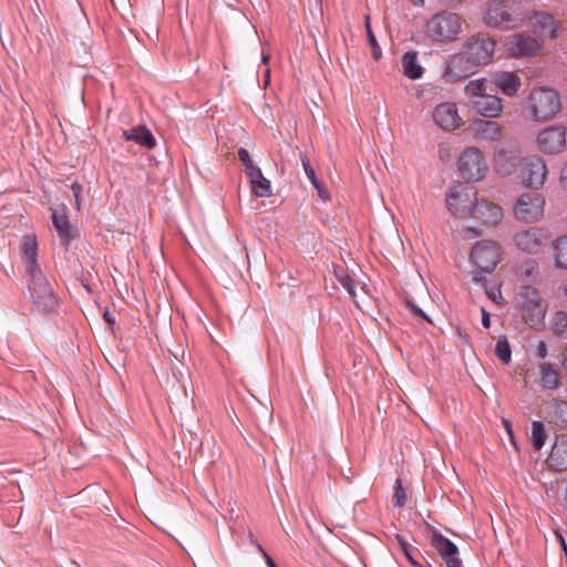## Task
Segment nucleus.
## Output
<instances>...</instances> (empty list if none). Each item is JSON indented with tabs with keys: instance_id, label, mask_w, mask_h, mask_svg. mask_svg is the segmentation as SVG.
I'll return each instance as SVG.
<instances>
[{
	"instance_id": "obj_1",
	"label": "nucleus",
	"mask_w": 567,
	"mask_h": 567,
	"mask_svg": "<svg viewBox=\"0 0 567 567\" xmlns=\"http://www.w3.org/2000/svg\"><path fill=\"white\" fill-rule=\"evenodd\" d=\"M496 41L486 33L472 35L463 50L453 54L444 66L443 78L454 83L474 74L481 66L489 64L494 58Z\"/></svg>"
},
{
	"instance_id": "obj_2",
	"label": "nucleus",
	"mask_w": 567,
	"mask_h": 567,
	"mask_svg": "<svg viewBox=\"0 0 567 567\" xmlns=\"http://www.w3.org/2000/svg\"><path fill=\"white\" fill-rule=\"evenodd\" d=\"M462 31L460 17L450 11L434 14L426 23V34L433 41L449 43L455 41Z\"/></svg>"
},
{
	"instance_id": "obj_3",
	"label": "nucleus",
	"mask_w": 567,
	"mask_h": 567,
	"mask_svg": "<svg viewBox=\"0 0 567 567\" xmlns=\"http://www.w3.org/2000/svg\"><path fill=\"white\" fill-rule=\"evenodd\" d=\"M471 261L475 266V281H482L484 274L492 272L501 261V247L492 240H481L471 251Z\"/></svg>"
},
{
	"instance_id": "obj_4",
	"label": "nucleus",
	"mask_w": 567,
	"mask_h": 567,
	"mask_svg": "<svg viewBox=\"0 0 567 567\" xmlns=\"http://www.w3.org/2000/svg\"><path fill=\"white\" fill-rule=\"evenodd\" d=\"M516 303L529 327L537 328L544 324L546 306L536 288L523 286L516 296Z\"/></svg>"
},
{
	"instance_id": "obj_5",
	"label": "nucleus",
	"mask_w": 567,
	"mask_h": 567,
	"mask_svg": "<svg viewBox=\"0 0 567 567\" xmlns=\"http://www.w3.org/2000/svg\"><path fill=\"white\" fill-rule=\"evenodd\" d=\"M29 296L40 312H51L58 306V298L55 296L53 286L43 275L42 270L29 275Z\"/></svg>"
},
{
	"instance_id": "obj_6",
	"label": "nucleus",
	"mask_w": 567,
	"mask_h": 567,
	"mask_svg": "<svg viewBox=\"0 0 567 567\" xmlns=\"http://www.w3.org/2000/svg\"><path fill=\"white\" fill-rule=\"evenodd\" d=\"M561 103L558 93L551 89L539 87L529 95L532 117L536 121L551 118L560 110Z\"/></svg>"
},
{
	"instance_id": "obj_7",
	"label": "nucleus",
	"mask_w": 567,
	"mask_h": 567,
	"mask_svg": "<svg viewBox=\"0 0 567 567\" xmlns=\"http://www.w3.org/2000/svg\"><path fill=\"white\" fill-rule=\"evenodd\" d=\"M545 197L539 193L522 194L514 205L515 217L524 223H535L544 215Z\"/></svg>"
},
{
	"instance_id": "obj_8",
	"label": "nucleus",
	"mask_w": 567,
	"mask_h": 567,
	"mask_svg": "<svg viewBox=\"0 0 567 567\" xmlns=\"http://www.w3.org/2000/svg\"><path fill=\"white\" fill-rule=\"evenodd\" d=\"M519 177L523 184L530 188L544 185L548 168L546 162L536 155L524 157L518 165Z\"/></svg>"
},
{
	"instance_id": "obj_9",
	"label": "nucleus",
	"mask_w": 567,
	"mask_h": 567,
	"mask_svg": "<svg viewBox=\"0 0 567 567\" xmlns=\"http://www.w3.org/2000/svg\"><path fill=\"white\" fill-rule=\"evenodd\" d=\"M458 171L467 181H480L485 176L487 164L476 147L465 148L458 158Z\"/></svg>"
},
{
	"instance_id": "obj_10",
	"label": "nucleus",
	"mask_w": 567,
	"mask_h": 567,
	"mask_svg": "<svg viewBox=\"0 0 567 567\" xmlns=\"http://www.w3.org/2000/svg\"><path fill=\"white\" fill-rule=\"evenodd\" d=\"M476 193L466 184H457L450 188L446 196V206L451 214L455 217H465L472 215V202Z\"/></svg>"
},
{
	"instance_id": "obj_11",
	"label": "nucleus",
	"mask_w": 567,
	"mask_h": 567,
	"mask_svg": "<svg viewBox=\"0 0 567 567\" xmlns=\"http://www.w3.org/2000/svg\"><path fill=\"white\" fill-rule=\"evenodd\" d=\"M526 17L523 13L514 11L513 14L503 10L499 4H494L488 1L487 9L484 14V22L489 28L502 30H509L519 27Z\"/></svg>"
},
{
	"instance_id": "obj_12",
	"label": "nucleus",
	"mask_w": 567,
	"mask_h": 567,
	"mask_svg": "<svg viewBox=\"0 0 567 567\" xmlns=\"http://www.w3.org/2000/svg\"><path fill=\"white\" fill-rule=\"evenodd\" d=\"M567 128L564 125H553L537 135V146L546 154H558L566 147Z\"/></svg>"
},
{
	"instance_id": "obj_13",
	"label": "nucleus",
	"mask_w": 567,
	"mask_h": 567,
	"mask_svg": "<svg viewBox=\"0 0 567 567\" xmlns=\"http://www.w3.org/2000/svg\"><path fill=\"white\" fill-rule=\"evenodd\" d=\"M549 235L546 229L530 227L515 234L514 241L518 249L528 254H537L544 247Z\"/></svg>"
},
{
	"instance_id": "obj_14",
	"label": "nucleus",
	"mask_w": 567,
	"mask_h": 567,
	"mask_svg": "<svg viewBox=\"0 0 567 567\" xmlns=\"http://www.w3.org/2000/svg\"><path fill=\"white\" fill-rule=\"evenodd\" d=\"M538 41L522 33L512 34L507 41V51L512 56H529L539 50Z\"/></svg>"
},
{
	"instance_id": "obj_15",
	"label": "nucleus",
	"mask_w": 567,
	"mask_h": 567,
	"mask_svg": "<svg viewBox=\"0 0 567 567\" xmlns=\"http://www.w3.org/2000/svg\"><path fill=\"white\" fill-rule=\"evenodd\" d=\"M471 217L481 220L485 225L495 226L503 218L502 208L486 199L475 200L474 206L472 207Z\"/></svg>"
},
{
	"instance_id": "obj_16",
	"label": "nucleus",
	"mask_w": 567,
	"mask_h": 567,
	"mask_svg": "<svg viewBox=\"0 0 567 567\" xmlns=\"http://www.w3.org/2000/svg\"><path fill=\"white\" fill-rule=\"evenodd\" d=\"M433 120L436 125L445 131L454 130L460 124V116L454 103L439 104L433 112Z\"/></svg>"
},
{
	"instance_id": "obj_17",
	"label": "nucleus",
	"mask_w": 567,
	"mask_h": 567,
	"mask_svg": "<svg viewBox=\"0 0 567 567\" xmlns=\"http://www.w3.org/2000/svg\"><path fill=\"white\" fill-rule=\"evenodd\" d=\"M38 241L35 236L25 235L21 240V254L28 275L41 271L38 264Z\"/></svg>"
},
{
	"instance_id": "obj_18",
	"label": "nucleus",
	"mask_w": 567,
	"mask_h": 567,
	"mask_svg": "<svg viewBox=\"0 0 567 567\" xmlns=\"http://www.w3.org/2000/svg\"><path fill=\"white\" fill-rule=\"evenodd\" d=\"M491 83L508 96L515 95L520 87V79L513 72L498 71L492 74Z\"/></svg>"
},
{
	"instance_id": "obj_19",
	"label": "nucleus",
	"mask_w": 567,
	"mask_h": 567,
	"mask_svg": "<svg viewBox=\"0 0 567 567\" xmlns=\"http://www.w3.org/2000/svg\"><path fill=\"white\" fill-rule=\"evenodd\" d=\"M549 465L556 471L567 470V435H559L548 456Z\"/></svg>"
},
{
	"instance_id": "obj_20",
	"label": "nucleus",
	"mask_w": 567,
	"mask_h": 567,
	"mask_svg": "<svg viewBox=\"0 0 567 567\" xmlns=\"http://www.w3.org/2000/svg\"><path fill=\"white\" fill-rule=\"evenodd\" d=\"M125 141H133L137 145L153 150L156 146V140L153 133L144 125H137L123 132Z\"/></svg>"
},
{
	"instance_id": "obj_21",
	"label": "nucleus",
	"mask_w": 567,
	"mask_h": 567,
	"mask_svg": "<svg viewBox=\"0 0 567 567\" xmlns=\"http://www.w3.org/2000/svg\"><path fill=\"white\" fill-rule=\"evenodd\" d=\"M474 109L485 117H496L503 111V101L495 95L486 94L474 102Z\"/></svg>"
},
{
	"instance_id": "obj_22",
	"label": "nucleus",
	"mask_w": 567,
	"mask_h": 567,
	"mask_svg": "<svg viewBox=\"0 0 567 567\" xmlns=\"http://www.w3.org/2000/svg\"><path fill=\"white\" fill-rule=\"evenodd\" d=\"M539 383L544 389H557L561 383L559 368L555 363H542L539 365Z\"/></svg>"
},
{
	"instance_id": "obj_23",
	"label": "nucleus",
	"mask_w": 567,
	"mask_h": 567,
	"mask_svg": "<svg viewBox=\"0 0 567 567\" xmlns=\"http://www.w3.org/2000/svg\"><path fill=\"white\" fill-rule=\"evenodd\" d=\"M52 224L56 229L61 241L64 245L69 244L72 238V231L65 207L61 210H52Z\"/></svg>"
},
{
	"instance_id": "obj_24",
	"label": "nucleus",
	"mask_w": 567,
	"mask_h": 567,
	"mask_svg": "<svg viewBox=\"0 0 567 567\" xmlns=\"http://www.w3.org/2000/svg\"><path fill=\"white\" fill-rule=\"evenodd\" d=\"M431 544L443 559H447L458 554L457 546L437 530L433 532Z\"/></svg>"
},
{
	"instance_id": "obj_25",
	"label": "nucleus",
	"mask_w": 567,
	"mask_h": 567,
	"mask_svg": "<svg viewBox=\"0 0 567 567\" xmlns=\"http://www.w3.org/2000/svg\"><path fill=\"white\" fill-rule=\"evenodd\" d=\"M251 184V192L258 197L271 196L270 181L267 179L260 168H257L247 176Z\"/></svg>"
},
{
	"instance_id": "obj_26",
	"label": "nucleus",
	"mask_w": 567,
	"mask_h": 567,
	"mask_svg": "<svg viewBox=\"0 0 567 567\" xmlns=\"http://www.w3.org/2000/svg\"><path fill=\"white\" fill-rule=\"evenodd\" d=\"M532 24L543 37H548L550 39L556 38V30L554 28V20L551 16L543 12H536L532 18Z\"/></svg>"
},
{
	"instance_id": "obj_27",
	"label": "nucleus",
	"mask_w": 567,
	"mask_h": 567,
	"mask_svg": "<svg viewBox=\"0 0 567 567\" xmlns=\"http://www.w3.org/2000/svg\"><path fill=\"white\" fill-rule=\"evenodd\" d=\"M402 65L404 75L411 80H417L422 78L423 69L419 64L417 53L415 51H408L402 56Z\"/></svg>"
},
{
	"instance_id": "obj_28",
	"label": "nucleus",
	"mask_w": 567,
	"mask_h": 567,
	"mask_svg": "<svg viewBox=\"0 0 567 567\" xmlns=\"http://www.w3.org/2000/svg\"><path fill=\"white\" fill-rule=\"evenodd\" d=\"M548 416L555 425L567 429V402L553 401L548 408Z\"/></svg>"
},
{
	"instance_id": "obj_29",
	"label": "nucleus",
	"mask_w": 567,
	"mask_h": 567,
	"mask_svg": "<svg viewBox=\"0 0 567 567\" xmlns=\"http://www.w3.org/2000/svg\"><path fill=\"white\" fill-rule=\"evenodd\" d=\"M475 132L481 138L496 140L501 134V128L494 121L482 120L475 123Z\"/></svg>"
},
{
	"instance_id": "obj_30",
	"label": "nucleus",
	"mask_w": 567,
	"mask_h": 567,
	"mask_svg": "<svg viewBox=\"0 0 567 567\" xmlns=\"http://www.w3.org/2000/svg\"><path fill=\"white\" fill-rule=\"evenodd\" d=\"M551 248L556 266L567 268V235L556 238Z\"/></svg>"
},
{
	"instance_id": "obj_31",
	"label": "nucleus",
	"mask_w": 567,
	"mask_h": 567,
	"mask_svg": "<svg viewBox=\"0 0 567 567\" xmlns=\"http://www.w3.org/2000/svg\"><path fill=\"white\" fill-rule=\"evenodd\" d=\"M547 433L543 422L534 421L532 423V443L536 451H540L545 445Z\"/></svg>"
},
{
	"instance_id": "obj_32",
	"label": "nucleus",
	"mask_w": 567,
	"mask_h": 567,
	"mask_svg": "<svg viewBox=\"0 0 567 567\" xmlns=\"http://www.w3.org/2000/svg\"><path fill=\"white\" fill-rule=\"evenodd\" d=\"M465 93L468 96L478 97L482 99V96L486 95L487 91V80L485 78L476 79L473 81H470L465 85Z\"/></svg>"
},
{
	"instance_id": "obj_33",
	"label": "nucleus",
	"mask_w": 567,
	"mask_h": 567,
	"mask_svg": "<svg viewBox=\"0 0 567 567\" xmlns=\"http://www.w3.org/2000/svg\"><path fill=\"white\" fill-rule=\"evenodd\" d=\"M495 354L505 364L512 360V349L506 336H499L495 347Z\"/></svg>"
},
{
	"instance_id": "obj_34",
	"label": "nucleus",
	"mask_w": 567,
	"mask_h": 567,
	"mask_svg": "<svg viewBox=\"0 0 567 567\" xmlns=\"http://www.w3.org/2000/svg\"><path fill=\"white\" fill-rule=\"evenodd\" d=\"M551 330L556 334L567 333V313L557 311L550 320Z\"/></svg>"
},
{
	"instance_id": "obj_35",
	"label": "nucleus",
	"mask_w": 567,
	"mask_h": 567,
	"mask_svg": "<svg viewBox=\"0 0 567 567\" xmlns=\"http://www.w3.org/2000/svg\"><path fill=\"white\" fill-rule=\"evenodd\" d=\"M339 284L348 291L349 296L354 299L357 296L354 281L351 276L343 269L336 271Z\"/></svg>"
},
{
	"instance_id": "obj_36",
	"label": "nucleus",
	"mask_w": 567,
	"mask_h": 567,
	"mask_svg": "<svg viewBox=\"0 0 567 567\" xmlns=\"http://www.w3.org/2000/svg\"><path fill=\"white\" fill-rule=\"evenodd\" d=\"M365 28H367L368 41H369V44L372 50V55H373L374 60H380L382 56V50H381L380 45L378 44L377 38L371 29L369 17H365Z\"/></svg>"
},
{
	"instance_id": "obj_37",
	"label": "nucleus",
	"mask_w": 567,
	"mask_h": 567,
	"mask_svg": "<svg viewBox=\"0 0 567 567\" xmlns=\"http://www.w3.org/2000/svg\"><path fill=\"white\" fill-rule=\"evenodd\" d=\"M395 539L398 540L400 547L402 548L410 564L413 565L414 567H422V565L414 558L412 554V547L410 546L405 537L401 534H395Z\"/></svg>"
},
{
	"instance_id": "obj_38",
	"label": "nucleus",
	"mask_w": 567,
	"mask_h": 567,
	"mask_svg": "<svg viewBox=\"0 0 567 567\" xmlns=\"http://www.w3.org/2000/svg\"><path fill=\"white\" fill-rule=\"evenodd\" d=\"M392 503L394 507H402L406 503L405 491L400 478L395 481Z\"/></svg>"
},
{
	"instance_id": "obj_39",
	"label": "nucleus",
	"mask_w": 567,
	"mask_h": 567,
	"mask_svg": "<svg viewBox=\"0 0 567 567\" xmlns=\"http://www.w3.org/2000/svg\"><path fill=\"white\" fill-rule=\"evenodd\" d=\"M300 159H301L303 171H305L307 177L309 178V181L311 182V184L313 185V187H319V181L316 176V172H315L313 167L311 166V163H310L308 156L306 154L301 153Z\"/></svg>"
},
{
	"instance_id": "obj_40",
	"label": "nucleus",
	"mask_w": 567,
	"mask_h": 567,
	"mask_svg": "<svg viewBox=\"0 0 567 567\" xmlns=\"http://www.w3.org/2000/svg\"><path fill=\"white\" fill-rule=\"evenodd\" d=\"M238 157L245 166V173L247 176L249 175V173H252L254 171L259 168L257 165L254 164L250 154L246 148H238Z\"/></svg>"
},
{
	"instance_id": "obj_41",
	"label": "nucleus",
	"mask_w": 567,
	"mask_h": 567,
	"mask_svg": "<svg viewBox=\"0 0 567 567\" xmlns=\"http://www.w3.org/2000/svg\"><path fill=\"white\" fill-rule=\"evenodd\" d=\"M406 307L417 317H421L422 319L426 320L427 322L432 323L429 316L420 308L417 307L413 301L406 300L405 301Z\"/></svg>"
},
{
	"instance_id": "obj_42",
	"label": "nucleus",
	"mask_w": 567,
	"mask_h": 567,
	"mask_svg": "<svg viewBox=\"0 0 567 567\" xmlns=\"http://www.w3.org/2000/svg\"><path fill=\"white\" fill-rule=\"evenodd\" d=\"M82 185L78 182H73L71 184V190L73 193V196H74V199H75V206H76V209H80L81 207V193H82Z\"/></svg>"
},
{
	"instance_id": "obj_43",
	"label": "nucleus",
	"mask_w": 567,
	"mask_h": 567,
	"mask_svg": "<svg viewBox=\"0 0 567 567\" xmlns=\"http://www.w3.org/2000/svg\"><path fill=\"white\" fill-rule=\"evenodd\" d=\"M535 355L538 359H545L548 355L547 343L545 341L540 340L537 343Z\"/></svg>"
},
{
	"instance_id": "obj_44",
	"label": "nucleus",
	"mask_w": 567,
	"mask_h": 567,
	"mask_svg": "<svg viewBox=\"0 0 567 567\" xmlns=\"http://www.w3.org/2000/svg\"><path fill=\"white\" fill-rule=\"evenodd\" d=\"M446 567H463L462 560L456 556L444 559Z\"/></svg>"
},
{
	"instance_id": "obj_45",
	"label": "nucleus",
	"mask_w": 567,
	"mask_h": 567,
	"mask_svg": "<svg viewBox=\"0 0 567 567\" xmlns=\"http://www.w3.org/2000/svg\"><path fill=\"white\" fill-rule=\"evenodd\" d=\"M503 424H504V427L506 429L507 434L511 437L512 443L516 446V442L514 440V432H513V429H512L511 421H508L506 419H503Z\"/></svg>"
},
{
	"instance_id": "obj_46",
	"label": "nucleus",
	"mask_w": 567,
	"mask_h": 567,
	"mask_svg": "<svg viewBox=\"0 0 567 567\" xmlns=\"http://www.w3.org/2000/svg\"><path fill=\"white\" fill-rule=\"evenodd\" d=\"M481 311H482V326L487 329L491 327V316L484 308H482Z\"/></svg>"
},
{
	"instance_id": "obj_47",
	"label": "nucleus",
	"mask_w": 567,
	"mask_h": 567,
	"mask_svg": "<svg viewBox=\"0 0 567 567\" xmlns=\"http://www.w3.org/2000/svg\"><path fill=\"white\" fill-rule=\"evenodd\" d=\"M560 184L563 188L567 190V161L560 173Z\"/></svg>"
},
{
	"instance_id": "obj_48",
	"label": "nucleus",
	"mask_w": 567,
	"mask_h": 567,
	"mask_svg": "<svg viewBox=\"0 0 567 567\" xmlns=\"http://www.w3.org/2000/svg\"><path fill=\"white\" fill-rule=\"evenodd\" d=\"M315 188L318 190V195L322 200L326 202L330 198L329 193L323 188V186L320 182H319V187H315Z\"/></svg>"
},
{
	"instance_id": "obj_49",
	"label": "nucleus",
	"mask_w": 567,
	"mask_h": 567,
	"mask_svg": "<svg viewBox=\"0 0 567 567\" xmlns=\"http://www.w3.org/2000/svg\"><path fill=\"white\" fill-rule=\"evenodd\" d=\"M486 293H487V296H488L493 301H495V302H497V303L499 302V301L497 300V297H499V298L502 299V296H501V291H499V290H497V291H496V290H486Z\"/></svg>"
},
{
	"instance_id": "obj_50",
	"label": "nucleus",
	"mask_w": 567,
	"mask_h": 567,
	"mask_svg": "<svg viewBox=\"0 0 567 567\" xmlns=\"http://www.w3.org/2000/svg\"><path fill=\"white\" fill-rule=\"evenodd\" d=\"M559 358L564 369L567 371V347L561 351Z\"/></svg>"
},
{
	"instance_id": "obj_51",
	"label": "nucleus",
	"mask_w": 567,
	"mask_h": 567,
	"mask_svg": "<svg viewBox=\"0 0 567 567\" xmlns=\"http://www.w3.org/2000/svg\"><path fill=\"white\" fill-rule=\"evenodd\" d=\"M457 334L464 340L465 343H470V337L464 329L458 328Z\"/></svg>"
},
{
	"instance_id": "obj_52",
	"label": "nucleus",
	"mask_w": 567,
	"mask_h": 567,
	"mask_svg": "<svg viewBox=\"0 0 567 567\" xmlns=\"http://www.w3.org/2000/svg\"><path fill=\"white\" fill-rule=\"evenodd\" d=\"M103 318L109 324H113L115 322V318L109 311L104 312Z\"/></svg>"
},
{
	"instance_id": "obj_53",
	"label": "nucleus",
	"mask_w": 567,
	"mask_h": 567,
	"mask_svg": "<svg viewBox=\"0 0 567 567\" xmlns=\"http://www.w3.org/2000/svg\"><path fill=\"white\" fill-rule=\"evenodd\" d=\"M265 560L268 567H278L268 554H265Z\"/></svg>"
},
{
	"instance_id": "obj_54",
	"label": "nucleus",
	"mask_w": 567,
	"mask_h": 567,
	"mask_svg": "<svg viewBox=\"0 0 567 567\" xmlns=\"http://www.w3.org/2000/svg\"><path fill=\"white\" fill-rule=\"evenodd\" d=\"M466 229L468 233H472L474 236H480L482 234L480 228H477V227H467Z\"/></svg>"
},
{
	"instance_id": "obj_55",
	"label": "nucleus",
	"mask_w": 567,
	"mask_h": 567,
	"mask_svg": "<svg viewBox=\"0 0 567 567\" xmlns=\"http://www.w3.org/2000/svg\"><path fill=\"white\" fill-rule=\"evenodd\" d=\"M256 548L265 558V554H267V551L262 548V546L259 543H256Z\"/></svg>"
},
{
	"instance_id": "obj_56",
	"label": "nucleus",
	"mask_w": 567,
	"mask_h": 567,
	"mask_svg": "<svg viewBox=\"0 0 567 567\" xmlns=\"http://www.w3.org/2000/svg\"><path fill=\"white\" fill-rule=\"evenodd\" d=\"M249 539H250V543L254 544L255 546H256V543H258L251 533L249 534Z\"/></svg>"
},
{
	"instance_id": "obj_57",
	"label": "nucleus",
	"mask_w": 567,
	"mask_h": 567,
	"mask_svg": "<svg viewBox=\"0 0 567 567\" xmlns=\"http://www.w3.org/2000/svg\"><path fill=\"white\" fill-rule=\"evenodd\" d=\"M488 1L494 4H502L505 0H488Z\"/></svg>"
},
{
	"instance_id": "obj_58",
	"label": "nucleus",
	"mask_w": 567,
	"mask_h": 567,
	"mask_svg": "<svg viewBox=\"0 0 567 567\" xmlns=\"http://www.w3.org/2000/svg\"><path fill=\"white\" fill-rule=\"evenodd\" d=\"M561 547H563V549H564V550L566 551V554H567V545H566L565 539H564L563 537H561Z\"/></svg>"
},
{
	"instance_id": "obj_59",
	"label": "nucleus",
	"mask_w": 567,
	"mask_h": 567,
	"mask_svg": "<svg viewBox=\"0 0 567 567\" xmlns=\"http://www.w3.org/2000/svg\"><path fill=\"white\" fill-rule=\"evenodd\" d=\"M268 59H269V58H268L267 55H265V54H264V55H262V63H265V64H266V63L268 62Z\"/></svg>"
},
{
	"instance_id": "obj_60",
	"label": "nucleus",
	"mask_w": 567,
	"mask_h": 567,
	"mask_svg": "<svg viewBox=\"0 0 567 567\" xmlns=\"http://www.w3.org/2000/svg\"><path fill=\"white\" fill-rule=\"evenodd\" d=\"M450 3L458 2L460 0H446Z\"/></svg>"
}]
</instances>
